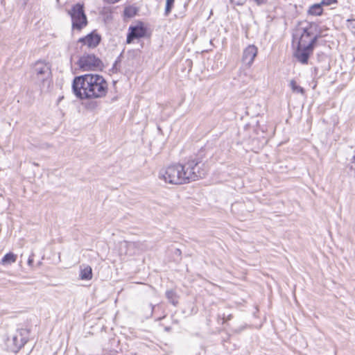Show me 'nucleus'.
<instances>
[{
    "instance_id": "1",
    "label": "nucleus",
    "mask_w": 355,
    "mask_h": 355,
    "mask_svg": "<svg viewBox=\"0 0 355 355\" xmlns=\"http://www.w3.org/2000/svg\"><path fill=\"white\" fill-rule=\"evenodd\" d=\"M205 174L197 159H189L184 164L175 163L162 168L157 177L166 184L179 185L202 178Z\"/></svg>"
},
{
    "instance_id": "2",
    "label": "nucleus",
    "mask_w": 355,
    "mask_h": 355,
    "mask_svg": "<svg viewBox=\"0 0 355 355\" xmlns=\"http://www.w3.org/2000/svg\"><path fill=\"white\" fill-rule=\"evenodd\" d=\"M72 89L75 96L80 100L103 98L107 92V83L98 74H85L74 78Z\"/></svg>"
},
{
    "instance_id": "3",
    "label": "nucleus",
    "mask_w": 355,
    "mask_h": 355,
    "mask_svg": "<svg viewBox=\"0 0 355 355\" xmlns=\"http://www.w3.org/2000/svg\"><path fill=\"white\" fill-rule=\"evenodd\" d=\"M316 28L315 24L299 23L293 30V46L313 49V45L318 37Z\"/></svg>"
},
{
    "instance_id": "4",
    "label": "nucleus",
    "mask_w": 355,
    "mask_h": 355,
    "mask_svg": "<svg viewBox=\"0 0 355 355\" xmlns=\"http://www.w3.org/2000/svg\"><path fill=\"white\" fill-rule=\"evenodd\" d=\"M71 17L72 28L80 31L87 25V16L84 11L83 4L76 3L68 11Z\"/></svg>"
},
{
    "instance_id": "5",
    "label": "nucleus",
    "mask_w": 355,
    "mask_h": 355,
    "mask_svg": "<svg viewBox=\"0 0 355 355\" xmlns=\"http://www.w3.org/2000/svg\"><path fill=\"white\" fill-rule=\"evenodd\" d=\"M28 331L26 329L17 330L10 337L8 338L6 342L7 349L17 352L28 340Z\"/></svg>"
},
{
    "instance_id": "6",
    "label": "nucleus",
    "mask_w": 355,
    "mask_h": 355,
    "mask_svg": "<svg viewBox=\"0 0 355 355\" xmlns=\"http://www.w3.org/2000/svg\"><path fill=\"white\" fill-rule=\"evenodd\" d=\"M33 74L38 83L44 85L51 75L50 65L42 60L37 61L33 68Z\"/></svg>"
},
{
    "instance_id": "7",
    "label": "nucleus",
    "mask_w": 355,
    "mask_h": 355,
    "mask_svg": "<svg viewBox=\"0 0 355 355\" xmlns=\"http://www.w3.org/2000/svg\"><path fill=\"white\" fill-rule=\"evenodd\" d=\"M78 64L83 71H94L101 69L102 62L93 54H87L81 56Z\"/></svg>"
},
{
    "instance_id": "8",
    "label": "nucleus",
    "mask_w": 355,
    "mask_h": 355,
    "mask_svg": "<svg viewBox=\"0 0 355 355\" xmlns=\"http://www.w3.org/2000/svg\"><path fill=\"white\" fill-rule=\"evenodd\" d=\"M258 49L254 45H248L243 51L241 61L243 64L250 67L257 55Z\"/></svg>"
},
{
    "instance_id": "9",
    "label": "nucleus",
    "mask_w": 355,
    "mask_h": 355,
    "mask_svg": "<svg viewBox=\"0 0 355 355\" xmlns=\"http://www.w3.org/2000/svg\"><path fill=\"white\" fill-rule=\"evenodd\" d=\"M127 36V43L130 44L134 40L144 37L146 33V28L141 24L130 26Z\"/></svg>"
},
{
    "instance_id": "10",
    "label": "nucleus",
    "mask_w": 355,
    "mask_h": 355,
    "mask_svg": "<svg viewBox=\"0 0 355 355\" xmlns=\"http://www.w3.org/2000/svg\"><path fill=\"white\" fill-rule=\"evenodd\" d=\"M296 49L295 51V57L302 64H307L309 58L313 53V49L302 48V46H293Z\"/></svg>"
},
{
    "instance_id": "11",
    "label": "nucleus",
    "mask_w": 355,
    "mask_h": 355,
    "mask_svg": "<svg viewBox=\"0 0 355 355\" xmlns=\"http://www.w3.org/2000/svg\"><path fill=\"white\" fill-rule=\"evenodd\" d=\"M100 40L101 37L98 35L92 33L85 37L80 38L79 42L87 45L89 48H94L98 44Z\"/></svg>"
},
{
    "instance_id": "12",
    "label": "nucleus",
    "mask_w": 355,
    "mask_h": 355,
    "mask_svg": "<svg viewBox=\"0 0 355 355\" xmlns=\"http://www.w3.org/2000/svg\"><path fill=\"white\" fill-rule=\"evenodd\" d=\"M92 269L89 266H81L80 278L82 280H90L92 278Z\"/></svg>"
},
{
    "instance_id": "13",
    "label": "nucleus",
    "mask_w": 355,
    "mask_h": 355,
    "mask_svg": "<svg viewBox=\"0 0 355 355\" xmlns=\"http://www.w3.org/2000/svg\"><path fill=\"white\" fill-rule=\"evenodd\" d=\"M322 12L323 7L320 3L311 5L308 10V14L312 16H320Z\"/></svg>"
},
{
    "instance_id": "14",
    "label": "nucleus",
    "mask_w": 355,
    "mask_h": 355,
    "mask_svg": "<svg viewBox=\"0 0 355 355\" xmlns=\"http://www.w3.org/2000/svg\"><path fill=\"white\" fill-rule=\"evenodd\" d=\"M17 256L12 252L7 253L1 260V264L3 266L10 265L16 262Z\"/></svg>"
},
{
    "instance_id": "15",
    "label": "nucleus",
    "mask_w": 355,
    "mask_h": 355,
    "mask_svg": "<svg viewBox=\"0 0 355 355\" xmlns=\"http://www.w3.org/2000/svg\"><path fill=\"white\" fill-rule=\"evenodd\" d=\"M166 296L171 303H172L174 306L177 305V304L178 302V297L174 291H173V290L167 291L166 292Z\"/></svg>"
},
{
    "instance_id": "16",
    "label": "nucleus",
    "mask_w": 355,
    "mask_h": 355,
    "mask_svg": "<svg viewBox=\"0 0 355 355\" xmlns=\"http://www.w3.org/2000/svg\"><path fill=\"white\" fill-rule=\"evenodd\" d=\"M289 85H290V87L293 92L304 94V89L302 87H300V85H297L295 80H291L290 81Z\"/></svg>"
},
{
    "instance_id": "17",
    "label": "nucleus",
    "mask_w": 355,
    "mask_h": 355,
    "mask_svg": "<svg viewBox=\"0 0 355 355\" xmlns=\"http://www.w3.org/2000/svg\"><path fill=\"white\" fill-rule=\"evenodd\" d=\"M175 0H166L165 12L167 15L171 10Z\"/></svg>"
},
{
    "instance_id": "18",
    "label": "nucleus",
    "mask_w": 355,
    "mask_h": 355,
    "mask_svg": "<svg viewBox=\"0 0 355 355\" xmlns=\"http://www.w3.org/2000/svg\"><path fill=\"white\" fill-rule=\"evenodd\" d=\"M347 26L353 34L355 33V19L347 20Z\"/></svg>"
},
{
    "instance_id": "19",
    "label": "nucleus",
    "mask_w": 355,
    "mask_h": 355,
    "mask_svg": "<svg viewBox=\"0 0 355 355\" xmlns=\"http://www.w3.org/2000/svg\"><path fill=\"white\" fill-rule=\"evenodd\" d=\"M336 3V0H322L320 3L323 7V6H331L333 3Z\"/></svg>"
},
{
    "instance_id": "20",
    "label": "nucleus",
    "mask_w": 355,
    "mask_h": 355,
    "mask_svg": "<svg viewBox=\"0 0 355 355\" xmlns=\"http://www.w3.org/2000/svg\"><path fill=\"white\" fill-rule=\"evenodd\" d=\"M258 6L264 4L267 0H254Z\"/></svg>"
},
{
    "instance_id": "21",
    "label": "nucleus",
    "mask_w": 355,
    "mask_h": 355,
    "mask_svg": "<svg viewBox=\"0 0 355 355\" xmlns=\"http://www.w3.org/2000/svg\"><path fill=\"white\" fill-rule=\"evenodd\" d=\"M33 263V258L31 256L28 259V266H32Z\"/></svg>"
},
{
    "instance_id": "22",
    "label": "nucleus",
    "mask_w": 355,
    "mask_h": 355,
    "mask_svg": "<svg viewBox=\"0 0 355 355\" xmlns=\"http://www.w3.org/2000/svg\"><path fill=\"white\" fill-rule=\"evenodd\" d=\"M354 35H355V33H354Z\"/></svg>"
}]
</instances>
